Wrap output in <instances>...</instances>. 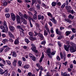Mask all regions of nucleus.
<instances>
[{"instance_id": "nucleus-1", "label": "nucleus", "mask_w": 76, "mask_h": 76, "mask_svg": "<svg viewBox=\"0 0 76 76\" xmlns=\"http://www.w3.org/2000/svg\"><path fill=\"white\" fill-rule=\"evenodd\" d=\"M64 48L65 50L67 52L69 51V48L71 53H74L76 51V48L72 47L70 45H64Z\"/></svg>"}, {"instance_id": "nucleus-2", "label": "nucleus", "mask_w": 76, "mask_h": 76, "mask_svg": "<svg viewBox=\"0 0 76 76\" xmlns=\"http://www.w3.org/2000/svg\"><path fill=\"white\" fill-rule=\"evenodd\" d=\"M31 50L34 52H35V53H37L38 52V50H36L37 48H36V47H35V45H34L33 44H31Z\"/></svg>"}, {"instance_id": "nucleus-3", "label": "nucleus", "mask_w": 76, "mask_h": 76, "mask_svg": "<svg viewBox=\"0 0 76 76\" xmlns=\"http://www.w3.org/2000/svg\"><path fill=\"white\" fill-rule=\"evenodd\" d=\"M11 18H12V20H13L14 21H15V20L16 19L15 15V14H14V13H11Z\"/></svg>"}, {"instance_id": "nucleus-4", "label": "nucleus", "mask_w": 76, "mask_h": 76, "mask_svg": "<svg viewBox=\"0 0 76 76\" xmlns=\"http://www.w3.org/2000/svg\"><path fill=\"white\" fill-rule=\"evenodd\" d=\"M19 37H18L15 40L14 42L15 44V45H19Z\"/></svg>"}, {"instance_id": "nucleus-5", "label": "nucleus", "mask_w": 76, "mask_h": 76, "mask_svg": "<svg viewBox=\"0 0 76 76\" xmlns=\"http://www.w3.org/2000/svg\"><path fill=\"white\" fill-rule=\"evenodd\" d=\"M60 55L61 59H63V58H64V60L65 61L66 60V56H63V54H62V53H61V52L60 53Z\"/></svg>"}, {"instance_id": "nucleus-6", "label": "nucleus", "mask_w": 76, "mask_h": 76, "mask_svg": "<svg viewBox=\"0 0 76 76\" xmlns=\"http://www.w3.org/2000/svg\"><path fill=\"white\" fill-rule=\"evenodd\" d=\"M39 69H41V70L39 73V76H41L42 75V71L44 70V68H43L42 66H41Z\"/></svg>"}, {"instance_id": "nucleus-7", "label": "nucleus", "mask_w": 76, "mask_h": 76, "mask_svg": "<svg viewBox=\"0 0 76 76\" xmlns=\"http://www.w3.org/2000/svg\"><path fill=\"white\" fill-rule=\"evenodd\" d=\"M44 53L42 52V55L41 56V58H40L39 62L40 63H42V60H43V58H44Z\"/></svg>"}, {"instance_id": "nucleus-8", "label": "nucleus", "mask_w": 76, "mask_h": 76, "mask_svg": "<svg viewBox=\"0 0 76 76\" xmlns=\"http://www.w3.org/2000/svg\"><path fill=\"white\" fill-rule=\"evenodd\" d=\"M44 18V16L42 15L41 16V15H38V19L42 20H43Z\"/></svg>"}, {"instance_id": "nucleus-9", "label": "nucleus", "mask_w": 76, "mask_h": 76, "mask_svg": "<svg viewBox=\"0 0 76 76\" xmlns=\"http://www.w3.org/2000/svg\"><path fill=\"white\" fill-rule=\"evenodd\" d=\"M20 16L18 15H16V20L18 23H20Z\"/></svg>"}, {"instance_id": "nucleus-10", "label": "nucleus", "mask_w": 76, "mask_h": 76, "mask_svg": "<svg viewBox=\"0 0 76 76\" xmlns=\"http://www.w3.org/2000/svg\"><path fill=\"white\" fill-rule=\"evenodd\" d=\"M21 20H22V22H23V23L26 25V24H27V22H26V20L24 19L23 18H21Z\"/></svg>"}, {"instance_id": "nucleus-11", "label": "nucleus", "mask_w": 76, "mask_h": 76, "mask_svg": "<svg viewBox=\"0 0 76 76\" xmlns=\"http://www.w3.org/2000/svg\"><path fill=\"white\" fill-rule=\"evenodd\" d=\"M5 1L4 0H2L1 1V3L3 4L4 6H6L7 4V3L5 2Z\"/></svg>"}, {"instance_id": "nucleus-12", "label": "nucleus", "mask_w": 76, "mask_h": 76, "mask_svg": "<svg viewBox=\"0 0 76 76\" xmlns=\"http://www.w3.org/2000/svg\"><path fill=\"white\" fill-rule=\"evenodd\" d=\"M12 57H16L17 56V54H16L15 51H14L12 52Z\"/></svg>"}, {"instance_id": "nucleus-13", "label": "nucleus", "mask_w": 76, "mask_h": 76, "mask_svg": "<svg viewBox=\"0 0 76 76\" xmlns=\"http://www.w3.org/2000/svg\"><path fill=\"white\" fill-rule=\"evenodd\" d=\"M50 20L52 21L53 22L54 24H57V21L54 18L50 19Z\"/></svg>"}, {"instance_id": "nucleus-14", "label": "nucleus", "mask_w": 76, "mask_h": 76, "mask_svg": "<svg viewBox=\"0 0 76 76\" xmlns=\"http://www.w3.org/2000/svg\"><path fill=\"white\" fill-rule=\"evenodd\" d=\"M8 35H9L10 37H12V38H15V37H14V36H13V35L12 34V33L10 32V31H8Z\"/></svg>"}, {"instance_id": "nucleus-15", "label": "nucleus", "mask_w": 76, "mask_h": 76, "mask_svg": "<svg viewBox=\"0 0 76 76\" xmlns=\"http://www.w3.org/2000/svg\"><path fill=\"white\" fill-rule=\"evenodd\" d=\"M8 41L9 40H8V39H5L3 40L2 42L4 44H5L7 42H8Z\"/></svg>"}, {"instance_id": "nucleus-16", "label": "nucleus", "mask_w": 76, "mask_h": 76, "mask_svg": "<svg viewBox=\"0 0 76 76\" xmlns=\"http://www.w3.org/2000/svg\"><path fill=\"white\" fill-rule=\"evenodd\" d=\"M38 35L41 39H42L43 38H44V37L42 34L41 33H39L38 34Z\"/></svg>"}, {"instance_id": "nucleus-17", "label": "nucleus", "mask_w": 76, "mask_h": 76, "mask_svg": "<svg viewBox=\"0 0 76 76\" xmlns=\"http://www.w3.org/2000/svg\"><path fill=\"white\" fill-rule=\"evenodd\" d=\"M68 13H72V14H74V13H75V12L73 11V10H69L68 11Z\"/></svg>"}, {"instance_id": "nucleus-18", "label": "nucleus", "mask_w": 76, "mask_h": 76, "mask_svg": "<svg viewBox=\"0 0 76 76\" xmlns=\"http://www.w3.org/2000/svg\"><path fill=\"white\" fill-rule=\"evenodd\" d=\"M52 6L53 7L54 6H56V4H57V2H55L54 1H53L52 3Z\"/></svg>"}, {"instance_id": "nucleus-19", "label": "nucleus", "mask_w": 76, "mask_h": 76, "mask_svg": "<svg viewBox=\"0 0 76 76\" xmlns=\"http://www.w3.org/2000/svg\"><path fill=\"white\" fill-rule=\"evenodd\" d=\"M6 30L4 29H3L2 31V32H3L7 33V32H8V28L7 27V28H6Z\"/></svg>"}, {"instance_id": "nucleus-20", "label": "nucleus", "mask_w": 76, "mask_h": 76, "mask_svg": "<svg viewBox=\"0 0 76 76\" xmlns=\"http://www.w3.org/2000/svg\"><path fill=\"white\" fill-rule=\"evenodd\" d=\"M30 67V66L28 64H26V65L24 66V68L25 69H28V68H29V67Z\"/></svg>"}, {"instance_id": "nucleus-21", "label": "nucleus", "mask_w": 76, "mask_h": 76, "mask_svg": "<svg viewBox=\"0 0 76 76\" xmlns=\"http://www.w3.org/2000/svg\"><path fill=\"white\" fill-rule=\"evenodd\" d=\"M9 28L11 31H14L15 30V28L13 26H9Z\"/></svg>"}, {"instance_id": "nucleus-22", "label": "nucleus", "mask_w": 76, "mask_h": 76, "mask_svg": "<svg viewBox=\"0 0 76 76\" xmlns=\"http://www.w3.org/2000/svg\"><path fill=\"white\" fill-rule=\"evenodd\" d=\"M10 50V48L9 47H8L5 49L4 51L5 52H7V51H9Z\"/></svg>"}, {"instance_id": "nucleus-23", "label": "nucleus", "mask_w": 76, "mask_h": 76, "mask_svg": "<svg viewBox=\"0 0 76 76\" xmlns=\"http://www.w3.org/2000/svg\"><path fill=\"white\" fill-rule=\"evenodd\" d=\"M47 52L48 53V56H50V55L49 54H50V53H51V51H50V49H48L47 51Z\"/></svg>"}, {"instance_id": "nucleus-24", "label": "nucleus", "mask_w": 76, "mask_h": 76, "mask_svg": "<svg viewBox=\"0 0 76 76\" xmlns=\"http://www.w3.org/2000/svg\"><path fill=\"white\" fill-rule=\"evenodd\" d=\"M65 20L68 23H72V21H71L70 20H69V19L65 18Z\"/></svg>"}, {"instance_id": "nucleus-25", "label": "nucleus", "mask_w": 76, "mask_h": 76, "mask_svg": "<svg viewBox=\"0 0 76 76\" xmlns=\"http://www.w3.org/2000/svg\"><path fill=\"white\" fill-rule=\"evenodd\" d=\"M66 36H68V35L71 34V31H66Z\"/></svg>"}, {"instance_id": "nucleus-26", "label": "nucleus", "mask_w": 76, "mask_h": 76, "mask_svg": "<svg viewBox=\"0 0 76 76\" xmlns=\"http://www.w3.org/2000/svg\"><path fill=\"white\" fill-rule=\"evenodd\" d=\"M44 35L45 36H47L48 35V32L45 30H44Z\"/></svg>"}, {"instance_id": "nucleus-27", "label": "nucleus", "mask_w": 76, "mask_h": 76, "mask_svg": "<svg viewBox=\"0 0 76 76\" xmlns=\"http://www.w3.org/2000/svg\"><path fill=\"white\" fill-rule=\"evenodd\" d=\"M4 25L5 26L6 28H7V23L6 21H4Z\"/></svg>"}, {"instance_id": "nucleus-28", "label": "nucleus", "mask_w": 76, "mask_h": 76, "mask_svg": "<svg viewBox=\"0 0 76 76\" xmlns=\"http://www.w3.org/2000/svg\"><path fill=\"white\" fill-rule=\"evenodd\" d=\"M48 15L49 16H50L51 18H53V16L52 15V14L50 12H49L47 13Z\"/></svg>"}, {"instance_id": "nucleus-29", "label": "nucleus", "mask_w": 76, "mask_h": 76, "mask_svg": "<svg viewBox=\"0 0 76 76\" xmlns=\"http://www.w3.org/2000/svg\"><path fill=\"white\" fill-rule=\"evenodd\" d=\"M33 18L34 19L36 20L37 19V15L34 14L33 15Z\"/></svg>"}, {"instance_id": "nucleus-30", "label": "nucleus", "mask_w": 76, "mask_h": 76, "mask_svg": "<svg viewBox=\"0 0 76 76\" xmlns=\"http://www.w3.org/2000/svg\"><path fill=\"white\" fill-rule=\"evenodd\" d=\"M6 61L7 63L8 64L9 66H11V62L9 60H7Z\"/></svg>"}, {"instance_id": "nucleus-31", "label": "nucleus", "mask_w": 76, "mask_h": 76, "mask_svg": "<svg viewBox=\"0 0 76 76\" xmlns=\"http://www.w3.org/2000/svg\"><path fill=\"white\" fill-rule=\"evenodd\" d=\"M68 18L69 19H71L72 18V19H73V18H74V16H72L70 14L69 15V16H68Z\"/></svg>"}, {"instance_id": "nucleus-32", "label": "nucleus", "mask_w": 76, "mask_h": 76, "mask_svg": "<svg viewBox=\"0 0 76 76\" xmlns=\"http://www.w3.org/2000/svg\"><path fill=\"white\" fill-rule=\"evenodd\" d=\"M5 16L6 18H10V14H5Z\"/></svg>"}, {"instance_id": "nucleus-33", "label": "nucleus", "mask_w": 76, "mask_h": 76, "mask_svg": "<svg viewBox=\"0 0 76 76\" xmlns=\"http://www.w3.org/2000/svg\"><path fill=\"white\" fill-rule=\"evenodd\" d=\"M36 39V38L35 37H31L30 38V40L31 41H34Z\"/></svg>"}, {"instance_id": "nucleus-34", "label": "nucleus", "mask_w": 76, "mask_h": 76, "mask_svg": "<svg viewBox=\"0 0 76 76\" xmlns=\"http://www.w3.org/2000/svg\"><path fill=\"white\" fill-rule=\"evenodd\" d=\"M31 58L32 59V60H33V61H36V58H35V57L34 56H33Z\"/></svg>"}, {"instance_id": "nucleus-35", "label": "nucleus", "mask_w": 76, "mask_h": 76, "mask_svg": "<svg viewBox=\"0 0 76 76\" xmlns=\"http://www.w3.org/2000/svg\"><path fill=\"white\" fill-rule=\"evenodd\" d=\"M25 41L26 43H29V42H30V41L28 39H25Z\"/></svg>"}, {"instance_id": "nucleus-36", "label": "nucleus", "mask_w": 76, "mask_h": 76, "mask_svg": "<svg viewBox=\"0 0 76 76\" xmlns=\"http://www.w3.org/2000/svg\"><path fill=\"white\" fill-rule=\"evenodd\" d=\"M72 32L73 33H76V29L73 28L72 29Z\"/></svg>"}, {"instance_id": "nucleus-37", "label": "nucleus", "mask_w": 76, "mask_h": 76, "mask_svg": "<svg viewBox=\"0 0 76 76\" xmlns=\"http://www.w3.org/2000/svg\"><path fill=\"white\" fill-rule=\"evenodd\" d=\"M56 32L57 34H59L60 33V31H58V29L57 28L56 30Z\"/></svg>"}, {"instance_id": "nucleus-38", "label": "nucleus", "mask_w": 76, "mask_h": 76, "mask_svg": "<svg viewBox=\"0 0 76 76\" xmlns=\"http://www.w3.org/2000/svg\"><path fill=\"white\" fill-rule=\"evenodd\" d=\"M19 66H21L22 65V61H19L18 62Z\"/></svg>"}, {"instance_id": "nucleus-39", "label": "nucleus", "mask_w": 76, "mask_h": 76, "mask_svg": "<svg viewBox=\"0 0 76 76\" xmlns=\"http://www.w3.org/2000/svg\"><path fill=\"white\" fill-rule=\"evenodd\" d=\"M56 58L57 60H58V61H60L61 59L60 58V57H59L58 56H56Z\"/></svg>"}, {"instance_id": "nucleus-40", "label": "nucleus", "mask_w": 76, "mask_h": 76, "mask_svg": "<svg viewBox=\"0 0 76 76\" xmlns=\"http://www.w3.org/2000/svg\"><path fill=\"white\" fill-rule=\"evenodd\" d=\"M19 15L22 18H23V15H22V13H21V12H19Z\"/></svg>"}, {"instance_id": "nucleus-41", "label": "nucleus", "mask_w": 76, "mask_h": 76, "mask_svg": "<svg viewBox=\"0 0 76 76\" xmlns=\"http://www.w3.org/2000/svg\"><path fill=\"white\" fill-rule=\"evenodd\" d=\"M0 72L1 75H3V70L0 68Z\"/></svg>"}, {"instance_id": "nucleus-42", "label": "nucleus", "mask_w": 76, "mask_h": 76, "mask_svg": "<svg viewBox=\"0 0 76 76\" xmlns=\"http://www.w3.org/2000/svg\"><path fill=\"white\" fill-rule=\"evenodd\" d=\"M3 74L4 73V74H7L8 73V70L6 69L4 71V72H3Z\"/></svg>"}, {"instance_id": "nucleus-43", "label": "nucleus", "mask_w": 76, "mask_h": 76, "mask_svg": "<svg viewBox=\"0 0 76 76\" xmlns=\"http://www.w3.org/2000/svg\"><path fill=\"white\" fill-rule=\"evenodd\" d=\"M0 28L1 29L3 30V29H4L5 27L3 26H0Z\"/></svg>"}, {"instance_id": "nucleus-44", "label": "nucleus", "mask_w": 76, "mask_h": 76, "mask_svg": "<svg viewBox=\"0 0 76 76\" xmlns=\"http://www.w3.org/2000/svg\"><path fill=\"white\" fill-rule=\"evenodd\" d=\"M37 8L38 10H39V9H40V6L39 4H37Z\"/></svg>"}, {"instance_id": "nucleus-45", "label": "nucleus", "mask_w": 76, "mask_h": 76, "mask_svg": "<svg viewBox=\"0 0 76 76\" xmlns=\"http://www.w3.org/2000/svg\"><path fill=\"white\" fill-rule=\"evenodd\" d=\"M65 6H66V4L64 3L61 5V8H64Z\"/></svg>"}, {"instance_id": "nucleus-46", "label": "nucleus", "mask_w": 76, "mask_h": 76, "mask_svg": "<svg viewBox=\"0 0 76 76\" xmlns=\"http://www.w3.org/2000/svg\"><path fill=\"white\" fill-rule=\"evenodd\" d=\"M48 24H49V25L51 27V26H53V24L52 23H51V22L50 21L48 22Z\"/></svg>"}, {"instance_id": "nucleus-47", "label": "nucleus", "mask_w": 76, "mask_h": 76, "mask_svg": "<svg viewBox=\"0 0 76 76\" xmlns=\"http://www.w3.org/2000/svg\"><path fill=\"white\" fill-rule=\"evenodd\" d=\"M29 35H30V37H32L33 35V34H32V32H29Z\"/></svg>"}, {"instance_id": "nucleus-48", "label": "nucleus", "mask_w": 76, "mask_h": 76, "mask_svg": "<svg viewBox=\"0 0 76 76\" xmlns=\"http://www.w3.org/2000/svg\"><path fill=\"white\" fill-rule=\"evenodd\" d=\"M53 28L51 27L50 28V31L51 32V33H52V34H53V33H54V31H53Z\"/></svg>"}, {"instance_id": "nucleus-49", "label": "nucleus", "mask_w": 76, "mask_h": 76, "mask_svg": "<svg viewBox=\"0 0 76 76\" xmlns=\"http://www.w3.org/2000/svg\"><path fill=\"white\" fill-rule=\"evenodd\" d=\"M36 66L37 67H38L39 68L41 66L40 65V64L39 63H37L36 64Z\"/></svg>"}, {"instance_id": "nucleus-50", "label": "nucleus", "mask_w": 76, "mask_h": 76, "mask_svg": "<svg viewBox=\"0 0 76 76\" xmlns=\"http://www.w3.org/2000/svg\"><path fill=\"white\" fill-rule=\"evenodd\" d=\"M29 56L30 58H32V57H33V55L31 53H30L29 54Z\"/></svg>"}, {"instance_id": "nucleus-51", "label": "nucleus", "mask_w": 76, "mask_h": 76, "mask_svg": "<svg viewBox=\"0 0 76 76\" xmlns=\"http://www.w3.org/2000/svg\"><path fill=\"white\" fill-rule=\"evenodd\" d=\"M45 44H46V42H45V41H42L41 43L42 45H45Z\"/></svg>"}, {"instance_id": "nucleus-52", "label": "nucleus", "mask_w": 76, "mask_h": 76, "mask_svg": "<svg viewBox=\"0 0 76 76\" xmlns=\"http://www.w3.org/2000/svg\"><path fill=\"white\" fill-rule=\"evenodd\" d=\"M17 28L18 29H22V27L21 26H18L17 27Z\"/></svg>"}, {"instance_id": "nucleus-53", "label": "nucleus", "mask_w": 76, "mask_h": 76, "mask_svg": "<svg viewBox=\"0 0 76 76\" xmlns=\"http://www.w3.org/2000/svg\"><path fill=\"white\" fill-rule=\"evenodd\" d=\"M57 4V6H60L61 5V3H60V2H58Z\"/></svg>"}, {"instance_id": "nucleus-54", "label": "nucleus", "mask_w": 76, "mask_h": 76, "mask_svg": "<svg viewBox=\"0 0 76 76\" xmlns=\"http://www.w3.org/2000/svg\"><path fill=\"white\" fill-rule=\"evenodd\" d=\"M24 17L26 19H28V16L26 15L25 14L23 15V17Z\"/></svg>"}, {"instance_id": "nucleus-55", "label": "nucleus", "mask_w": 76, "mask_h": 76, "mask_svg": "<svg viewBox=\"0 0 76 76\" xmlns=\"http://www.w3.org/2000/svg\"><path fill=\"white\" fill-rule=\"evenodd\" d=\"M58 44L59 47H61V43L60 42H58Z\"/></svg>"}, {"instance_id": "nucleus-56", "label": "nucleus", "mask_w": 76, "mask_h": 76, "mask_svg": "<svg viewBox=\"0 0 76 76\" xmlns=\"http://www.w3.org/2000/svg\"><path fill=\"white\" fill-rule=\"evenodd\" d=\"M5 12H9V8H6L5 10Z\"/></svg>"}, {"instance_id": "nucleus-57", "label": "nucleus", "mask_w": 76, "mask_h": 76, "mask_svg": "<svg viewBox=\"0 0 76 76\" xmlns=\"http://www.w3.org/2000/svg\"><path fill=\"white\" fill-rule=\"evenodd\" d=\"M12 76H16V74L15 72H12Z\"/></svg>"}, {"instance_id": "nucleus-58", "label": "nucleus", "mask_w": 76, "mask_h": 76, "mask_svg": "<svg viewBox=\"0 0 76 76\" xmlns=\"http://www.w3.org/2000/svg\"><path fill=\"white\" fill-rule=\"evenodd\" d=\"M4 66V64L1 63H0V66H1V67L2 68H3V66Z\"/></svg>"}, {"instance_id": "nucleus-59", "label": "nucleus", "mask_w": 76, "mask_h": 76, "mask_svg": "<svg viewBox=\"0 0 76 76\" xmlns=\"http://www.w3.org/2000/svg\"><path fill=\"white\" fill-rule=\"evenodd\" d=\"M9 41H10V42H13V40L12 39V38H10L9 39Z\"/></svg>"}, {"instance_id": "nucleus-60", "label": "nucleus", "mask_w": 76, "mask_h": 76, "mask_svg": "<svg viewBox=\"0 0 76 76\" xmlns=\"http://www.w3.org/2000/svg\"><path fill=\"white\" fill-rule=\"evenodd\" d=\"M4 50V49L3 48H2L0 49V53H2L3 52V51Z\"/></svg>"}, {"instance_id": "nucleus-61", "label": "nucleus", "mask_w": 76, "mask_h": 76, "mask_svg": "<svg viewBox=\"0 0 76 76\" xmlns=\"http://www.w3.org/2000/svg\"><path fill=\"white\" fill-rule=\"evenodd\" d=\"M2 38H5V37H6V34H2Z\"/></svg>"}, {"instance_id": "nucleus-62", "label": "nucleus", "mask_w": 76, "mask_h": 76, "mask_svg": "<svg viewBox=\"0 0 76 76\" xmlns=\"http://www.w3.org/2000/svg\"><path fill=\"white\" fill-rule=\"evenodd\" d=\"M56 54V52L55 51H54L53 52H52L51 53V54L52 55H54Z\"/></svg>"}, {"instance_id": "nucleus-63", "label": "nucleus", "mask_w": 76, "mask_h": 76, "mask_svg": "<svg viewBox=\"0 0 76 76\" xmlns=\"http://www.w3.org/2000/svg\"><path fill=\"white\" fill-rule=\"evenodd\" d=\"M2 61L3 62V64H6V61L2 59Z\"/></svg>"}, {"instance_id": "nucleus-64", "label": "nucleus", "mask_w": 76, "mask_h": 76, "mask_svg": "<svg viewBox=\"0 0 76 76\" xmlns=\"http://www.w3.org/2000/svg\"><path fill=\"white\" fill-rule=\"evenodd\" d=\"M46 76H51V75H50V72H48L47 73Z\"/></svg>"}]
</instances>
